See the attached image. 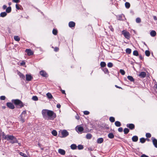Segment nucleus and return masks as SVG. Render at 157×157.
<instances>
[{"mask_svg":"<svg viewBox=\"0 0 157 157\" xmlns=\"http://www.w3.org/2000/svg\"><path fill=\"white\" fill-rule=\"evenodd\" d=\"M62 93L63 94H65V91L64 90H61Z\"/></svg>","mask_w":157,"mask_h":157,"instance_id":"obj_60","label":"nucleus"},{"mask_svg":"<svg viewBox=\"0 0 157 157\" xmlns=\"http://www.w3.org/2000/svg\"><path fill=\"white\" fill-rule=\"evenodd\" d=\"M14 40L16 41H19L20 40V38L18 36H14Z\"/></svg>","mask_w":157,"mask_h":157,"instance_id":"obj_28","label":"nucleus"},{"mask_svg":"<svg viewBox=\"0 0 157 157\" xmlns=\"http://www.w3.org/2000/svg\"><path fill=\"white\" fill-rule=\"evenodd\" d=\"M133 54L135 56H137L139 55L138 52V51L136 50L134 51L133 52Z\"/></svg>","mask_w":157,"mask_h":157,"instance_id":"obj_36","label":"nucleus"},{"mask_svg":"<svg viewBox=\"0 0 157 157\" xmlns=\"http://www.w3.org/2000/svg\"><path fill=\"white\" fill-rule=\"evenodd\" d=\"M75 130L78 133H82L83 131V128L80 125L77 126L75 128Z\"/></svg>","mask_w":157,"mask_h":157,"instance_id":"obj_6","label":"nucleus"},{"mask_svg":"<svg viewBox=\"0 0 157 157\" xmlns=\"http://www.w3.org/2000/svg\"><path fill=\"white\" fill-rule=\"evenodd\" d=\"M110 29L112 31H113V28H112V27L111 26H110Z\"/></svg>","mask_w":157,"mask_h":157,"instance_id":"obj_61","label":"nucleus"},{"mask_svg":"<svg viewBox=\"0 0 157 157\" xmlns=\"http://www.w3.org/2000/svg\"><path fill=\"white\" fill-rule=\"evenodd\" d=\"M52 33L54 35H56L57 33V31L56 29H54L52 30Z\"/></svg>","mask_w":157,"mask_h":157,"instance_id":"obj_38","label":"nucleus"},{"mask_svg":"<svg viewBox=\"0 0 157 157\" xmlns=\"http://www.w3.org/2000/svg\"><path fill=\"white\" fill-rule=\"evenodd\" d=\"M120 72L123 75H125V72L123 70L121 69L120 71Z\"/></svg>","mask_w":157,"mask_h":157,"instance_id":"obj_45","label":"nucleus"},{"mask_svg":"<svg viewBox=\"0 0 157 157\" xmlns=\"http://www.w3.org/2000/svg\"><path fill=\"white\" fill-rule=\"evenodd\" d=\"M25 64V63L24 61H22L20 63L21 65L23 66Z\"/></svg>","mask_w":157,"mask_h":157,"instance_id":"obj_53","label":"nucleus"},{"mask_svg":"<svg viewBox=\"0 0 157 157\" xmlns=\"http://www.w3.org/2000/svg\"><path fill=\"white\" fill-rule=\"evenodd\" d=\"M69 26L70 28L74 27L75 26V23L73 21H70L69 23Z\"/></svg>","mask_w":157,"mask_h":157,"instance_id":"obj_15","label":"nucleus"},{"mask_svg":"<svg viewBox=\"0 0 157 157\" xmlns=\"http://www.w3.org/2000/svg\"><path fill=\"white\" fill-rule=\"evenodd\" d=\"M26 114V111L25 110H24L22 113L21 114L20 116V121L22 123H23L25 121V117Z\"/></svg>","mask_w":157,"mask_h":157,"instance_id":"obj_4","label":"nucleus"},{"mask_svg":"<svg viewBox=\"0 0 157 157\" xmlns=\"http://www.w3.org/2000/svg\"><path fill=\"white\" fill-rule=\"evenodd\" d=\"M156 32L154 30L151 31L150 33V35L152 37L155 36L156 35Z\"/></svg>","mask_w":157,"mask_h":157,"instance_id":"obj_22","label":"nucleus"},{"mask_svg":"<svg viewBox=\"0 0 157 157\" xmlns=\"http://www.w3.org/2000/svg\"><path fill=\"white\" fill-rule=\"evenodd\" d=\"M58 152L62 155H64L65 154V151L64 150L61 149H59L58 150Z\"/></svg>","mask_w":157,"mask_h":157,"instance_id":"obj_16","label":"nucleus"},{"mask_svg":"<svg viewBox=\"0 0 157 157\" xmlns=\"http://www.w3.org/2000/svg\"><path fill=\"white\" fill-rule=\"evenodd\" d=\"M25 52L27 53V55L29 56L33 54V52L31 50V49H26L25 50Z\"/></svg>","mask_w":157,"mask_h":157,"instance_id":"obj_11","label":"nucleus"},{"mask_svg":"<svg viewBox=\"0 0 157 157\" xmlns=\"http://www.w3.org/2000/svg\"><path fill=\"white\" fill-rule=\"evenodd\" d=\"M108 137L110 139H113L114 137V135L113 133H109L108 136Z\"/></svg>","mask_w":157,"mask_h":157,"instance_id":"obj_24","label":"nucleus"},{"mask_svg":"<svg viewBox=\"0 0 157 157\" xmlns=\"http://www.w3.org/2000/svg\"><path fill=\"white\" fill-rule=\"evenodd\" d=\"M26 80L27 81H30L32 79L33 77L30 75L27 74L26 75Z\"/></svg>","mask_w":157,"mask_h":157,"instance_id":"obj_12","label":"nucleus"},{"mask_svg":"<svg viewBox=\"0 0 157 157\" xmlns=\"http://www.w3.org/2000/svg\"><path fill=\"white\" fill-rule=\"evenodd\" d=\"M141 157H149L148 156L146 155H145L143 154L141 156Z\"/></svg>","mask_w":157,"mask_h":157,"instance_id":"obj_56","label":"nucleus"},{"mask_svg":"<svg viewBox=\"0 0 157 157\" xmlns=\"http://www.w3.org/2000/svg\"><path fill=\"white\" fill-rule=\"evenodd\" d=\"M122 34H123L124 37L127 39H129L130 38V33L126 30H123L122 32Z\"/></svg>","mask_w":157,"mask_h":157,"instance_id":"obj_5","label":"nucleus"},{"mask_svg":"<svg viewBox=\"0 0 157 157\" xmlns=\"http://www.w3.org/2000/svg\"><path fill=\"white\" fill-rule=\"evenodd\" d=\"M126 52L127 53L129 54L131 52V50L130 48H128L126 49Z\"/></svg>","mask_w":157,"mask_h":157,"instance_id":"obj_39","label":"nucleus"},{"mask_svg":"<svg viewBox=\"0 0 157 157\" xmlns=\"http://www.w3.org/2000/svg\"><path fill=\"white\" fill-rule=\"evenodd\" d=\"M12 102L17 105H19L20 106L19 108H21L24 106V104L22 102L18 99L13 100Z\"/></svg>","mask_w":157,"mask_h":157,"instance_id":"obj_3","label":"nucleus"},{"mask_svg":"<svg viewBox=\"0 0 157 157\" xmlns=\"http://www.w3.org/2000/svg\"><path fill=\"white\" fill-rule=\"evenodd\" d=\"M59 50V48L57 47H55L54 48V50L55 52H57Z\"/></svg>","mask_w":157,"mask_h":157,"instance_id":"obj_52","label":"nucleus"},{"mask_svg":"<svg viewBox=\"0 0 157 157\" xmlns=\"http://www.w3.org/2000/svg\"><path fill=\"white\" fill-rule=\"evenodd\" d=\"M103 70L104 71V72H105V73H106V74L108 73V74L109 73V71H108V69L106 68H104L103 69Z\"/></svg>","mask_w":157,"mask_h":157,"instance_id":"obj_42","label":"nucleus"},{"mask_svg":"<svg viewBox=\"0 0 157 157\" xmlns=\"http://www.w3.org/2000/svg\"><path fill=\"white\" fill-rule=\"evenodd\" d=\"M17 73L18 74L21 78L23 79H24L25 78V76L23 74H22L19 71H18L17 72Z\"/></svg>","mask_w":157,"mask_h":157,"instance_id":"obj_18","label":"nucleus"},{"mask_svg":"<svg viewBox=\"0 0 157 157\" xmlns=\"http://www.w3.org/2000/svg\"><path fill=\"white\" fill-rule=\"evenodd\" d=\"M2 140H6L7 138V136L8 135L5 134L3 132L2 133Z\"/></svg>","mask_w":157,"mask_h":157,"instance_id":"obj_17","label":"nucleus"},{"mask_svg":"<svg viewBox=\"0 0 157 157\" xmlns=\"http://www.w3.org/2000/svg\"><path fill=\"white\" fill-rule=\"evenodd\" d=\"M62 135L61 137L63 138L67 136L69 134L68 132L65 130H63L61 132Z\"/></svg>","mask_w":157,"mask_h":157,"instance_id":"obj_7","label":"nucleus"},{"mask_svg":"<svg viewBox=\"0 0 157 157\" xmlns=\"http://www.w3.org/2000/svg\"><path fill=\"white\" fill-rule=\"evenodd\" d=\"M109 120L111 122H113L115 121V118L113 117H111L109 118Z\"/></svg>","mask_w":157,"mask_h":157,"instance_id":"obj_29","label":"nucleus"},{"mask_svg":"<svg viewBox=\"0 0 157 157\" xmlns=\"http://www.w3.org/2000/svg\"><path fill=\"white\" fill-rule=\"evenodd\" d=\"M127 78L131 82H134V79L132 76H128L127 77Z\"/></svg>","mask_w":157,"mask_h":157,"instance_id":"obj_23","label":"nucleus"},{"mask_svg":"<svg viewBox=\"0 0 157 157\" xmlns=\"http://www.w3.org/2000/svg\"><path fill=\"white\" fill-rule=\"evenodd\" d=\"M123 128L122 127L119 128H118V131L120 132H121L123 131Z\"/></svg>","mask_w":157,"mask_h":157,"instance_id":"obj_51","label":"nucleus"},{"mask_svg":"<svg viewBox=\"0 0 157 157\" xmlns=\"http://www.w3.org/2000/svg\"><path fill=\"white\" fill-rule=\"evenodd\" d=\"M6 97L5 96H2L0 97V99L2 100H4L5 99Z\"/></svg>","mask_w":157,"mask_h":157,"instance_id":"obj_50","label":"nucleus"},{"mask_svg":"<svg viewBox=\"0 0 157 157\" xmlns=\"http://www.w3.org/2000/svg\"><path fill=\"white\" fill-rule=\"evenodd\" d=\"M20 155L22 156H24V157H28L26 154L21 152L20 153Z\"/></svg>","mask_w":157,"mask_h":157,"instance_id":"obj_47","label":"nucleus"},{"mask_svg":"<svg viewBox=\"0 0 157 157\" xmlns=\"http://www.w3.org/2000/svg\"><path fill=\"white\" fill-rule=\"evenodd\" d=\"M13 2L15 3H18L19 2V0H13Z\"/></svg>","mask_w":157,"mask_h":157,"instance_id":"obj_54","label":"nucleus"},{"mask_svg":"<svg viewBox=\"0 0 157 157\" xmlns=\"http://www.w3.org/2000/svg\"><path fill=\"white\" fill-rule=\"evenodd\" d=\"M104 141V139L102 138H98L97 140V142L98 144H101Z\"/></svg>","mask_w":157,"mask_h":157,"instance_id":"obj_19","label":"nucleus"},{"mask_svg":"<svg viewBox=\"0 0 157 157\" xmlns=\"http://www.w3.org/2000/svg\"><path fill=\"white\" fill-rule=\"evenodd\" d=\"M146 75V73L144 72H141L139 74V76L141 78H144Z\"/></svg>","mask_w":157,"mask_h":157,"instance_id":"obj_14","label":"nucleus"},{"mask_svg":"<svg viewBox=\"0 0 157 157\" xmlns=\"http://www.w3.org/2000/svg\"><path fill=\"white\" fill-rule=\"evenodd\" d=\"M129 129L128 128H124V132L125 134H127L129 132Z\"/></svg>","mask_w":157,"mask_h":157,"instance_id":"obj_32","label":"nucleus"},{"mask_svg":"<svg viewBox=\"0 0 157 157\" xmlns=\"http://www.w3.org/2000/svg\"><path fill=\"white\" fill-rule=\"evenodd\" d=\"M153 18L155 20H157V17L155 16H154L153 17Z\"/></svg>","mask_w":157,"mask_h":157,"instance_id":"obj_62","label":"nucleus"},{"mask_svg":"<svg viewBox=\"0 0 157 157\" xmlns=\"http://www.w3.org/2000/svg\"><path fill=\"white\" fill-rule=\"evenodd\" d=\"M127 127L129 128L130 129L132 130L135 128V125L132 124H128L126 125Z\"/></svg>","mask_w":157,"mask_h":157,"instance_id":"obj_9","label":"nucleus"},{"mask_svg":"<svg viewBox=\"0 0 157 157\" xmlns=\"http://www.w3.org/2000/svg\"><path fill=\"white\" fill-rule=\"evenodd\" d=\"M106 64L105 62H101L100 63V65L101 67H104L106 66Z\"/></svg>","mask_w":157,"mask_h":157,"instance_id":"obj_33","label":"nucleus"},{"mask_svg":"<svg viewBox=\"0 0 157 157\" xmlns=\"http://www.w3.org/2000/svg\"><path fill=\"white\" fill-rule=\"evenodd\" d=\"M42 114L44 118L47 120H53L56 117V115L53 111L47 109H43Z\"/></svg>","mask_w":157,"mask_h":157,"instance_id":"obj_1","label":"nucleus"},{"mask_svg":"<svg viewBox=\"0 0 157 157\" xmlns=\"http://www.w3.org/2000/svg\"><path fill=\"white\" fill-rule=\"evenodd\" d=\"M145 54L147 56H149L150 55V52L148 50H146L145 52Z\"/></svg>","mask_w":157,"mask_h":157,"instance_id":"obj_40","label":"nucleus"},{"mask_svg":"<svg viewBox=\"0 0 157 157\" xmlns=\"http://www.w3.org/2000/svg\"><path fill=\"white\" fill-rule=\"evenodd\" d=\"M107 66L111 68L113 67V64L112 63L109 62L108 63Z\"/></svg>","mask_w":157,"mask_h":157,"instance_id":"obj_44","label":"nucleus"},{"mask_svg":"<svg viewBox=\"0 0 157 157\" xmlns=\"http://www.w3.org/2000/svg\"><path fill=\"white\" fill-rule=\"evenodd\" d=\"M6 140H12L11 142V143L12 144L16 143L18 142L16 138L13 135H8L7 136Z\"/></svg>","mask_w":157,"mask_h":157,"instance_id":"obj_2","label":"nucleus"},{"mask_svg":"<svg viewBox=\"0 0 157 157\" xmlns=\"http://www.w3.org/2000/svg\"><path fill=\"white\" fill-rule=\"evenodd\" d=\"M40 74L43 77H47V74L44 71L42 70L40 72Z\"/></svg>","mask_w":157,"mask_h":157,"instance_id":"obj_13","label":"nucleus"},{"mask_svg":"<svg viewBox=\"0 0 157 157\" xmlns=\"http://www.w3.org/2000/svg\"><path fill=\"white\" fill-rule=\"evenodd\" d=\"M16 7L17 9L19 10L20 9V8L19 7V6H18V5L16 4Z\"/></svg>","mask_w":157,"mask_h":157,"instance_id":"obj_57","label":"nucleus"},{"mask_svg":"<svg viewBox=\"0 0 157 157\" xmlns=\"http://www.w3.org/2000/svg\"><path fill=\"white\" fill-rule=\"evenodd\" d=\"M52 134L55 136H56L57 135V132L55 130H53L52 131Z\"/></svg>","mask_w":157,"mask_h":157,"instance_id":"obj_34","label":"nucleus"},{"mask_svg":"<svg viewBox=\"0 0 157 157\" xmlns=\"http://www.w3.org/2000/svg\"><path fill=\"white\" fill-rule=\"evenodd\" d=\"M146 136L147 138H150L151 136V135L149 133H146Z\"/></svg>","mask_w":157,"mask_h":157,"instance_id":"obj_48","label":"nucleus"},{"mask_svg":"<svg viewBox=\"0 0 157 157\" xmlns=\"http://www.w3.org/2000/svg\"><path fill=\"white\" fill-rule=\"evenodd\" d=\"M126 7L127 8H129L130 7V4L128 2H126L125 4Z\"/></svg>","mask_w":157,"mask_h":157,"instance_id":"obj_35","label":"nucleus"},{"mask_svg":"<svg viewBox=\"0 0 157 157\" xmlns=\"http://www.w3.org/2000/svg\"><path fill=\"white\" fill-rule=\"evenodd\" d=\"M46 96L47 98L49 99H51L53 98V96L50 93H48L46 94Z\"/></svg>","mask_w":157,"mask_h":157,"instance_id":"obj_20","label":"nucleus"},{"mask_svg":"<svg viewBox=\"0 0 157 157\" xmlns=\"http://www.w3.org/2000/svg\"><path fill=\"white\" fill-rule=\"evenodd\" d=\"M115 86L116 87H117V88H119V89H122L121 87L119 86H117V85H115Z\"/></svg>","mask_w":157,"mask_h":157,"instance_id":"obj_59","label":"nucleus"},{"mask_svg":"<svg viewBox=\"0 0 157 157\" xmlns=\"http://www.w3.org/2000/svg\"><path fill=\"white\" fill-rule=\"evenodd\" d=\"M6 105L8 107L11 109H13L15 107L13 104L11 102H8L6 104Z\"/></svg>","mask_w":157,"mask_h":157,"instance_id":"obj_8","label":"nucleus"},{"mask_svg":"<svg viewBox=\"0 0 157 157\" xmlns=\"http://www.w3.org/2000/svg\"><path fill=\"white\" fill-rule=\"evenodd\" d=\"M139 57L141 59H142V57L141 56H139Z\"/></svg>","mask_w":157,"mask_h":157,"instance_id":"obj_64","label":"nucleus"},{"mask_svg":"<svg viewBox=\"0 0 157 157\" xmlns=\"http://www.w3.org/2000/svg\"><path fill=\"white\" fill-rule=\"evenodd\" d=\"M7 15V13L6 12H2L0 13V16L2 17H4Z\"/></svg>","mask_w":157,"mask_h":157,"instance_id":"obj_31","label":"nucleus"},{"mask_svg":"<svg viewBox=\"0 0 157 157\" xmlns=\"http://www.w3.org/2000/svg\"><path fill=\"white\" fill-rule=\"evenodd\" d=\"M32 99L34 101H36L38 100V98L36 96H33L32 97Z\"/></svg>","mask_w":157,"mask_h":157,"instance_id":"obj_43","label":"nucleus"},{"mask_svg":"<svg viewBox=\"0 0 157 157\" xmlns=\"http://www.w3.org/2000/svg\"><path fill=\"white\" fill-rule=\"evenodd\" d=\"M78 149L81 150L83 148V147L81 145H79L78 146Z\"/></svg>","mask_w":157,"mask_h":157,"instance_id":"obj_46","label":"nucleus"},{"mask_svg":"<svg viewBox=\"0 0 157 157\" xmlns=\"http://www.w3.org/2000/svg\"><path fill=\"white\" fill-rule=\"evenodd\" d=\"M86 138L88 139H90L92 137V135L90 133H88L86 135Z\"/></svg>","mask_w":157,"mask_h":157,"instance_id":"obj_27","label":"nucleus"},{"mask_svg":"<svg viewBox=\"0 0 157 157\" xmlns=\"http://www.w3.org/2000/svg\"><path fill=\"white\" fill-rule=\"evenodd\" d=\"M151 139L155 147L157 148V140L153 137L151 138Z\"/></svg>","mask_w":157,"mask_h":157,"instance_id":"obj_10","label":"nucleus"},{"mask_svg":"<svg viewBox=\"0 0 157 157\" xmlns=\"http://www.w3.org/2000/svg\"><path fill=\"white\" fill-rule=\"evenodd\" d=\"M7 8V6L6 5H4L3 6V9L5 10Z\"/></svg>","mask_w":157,"mask_h":157,"instance_id":"obj_58","label":"nucleus"},{"mask_svg":"<svg viewBox=\"0 0 157 157\" xmlns=\"http://www.w3.org/2000/svg\"><path fill=\"white\" fill-rule=\"evenodd\" d=\"M76 118L78 120L79 118V117L78 116H76Z\"/></svg>","mask_w":157,"mask_h":157,"instance_id":"obj_63","label":"nucleus"},{"mask_svg":"<svg viewBox=\"0 0 157 157\" xmlns=\"http://www.w3.org/2000/svg\"><path fill=\"white\" fill-rule=\"evenodd\" d=\"M90 113V112L87 111H85L84 112V114L85 115H87L89 114Z\"/></svg>","mask_w":157,"mask_h":157,"instance_id":"obj_49","label":"nucleus"},{"mask_svg":"<svg viewBox=\"0 0 157 157\" xmlns=\"http://www.w3.org/2000/svg\"><path fill=\"white\" fill-rule=\"evenodd\" d=\"M145 141V139L144 138H142L140 139V141L142 143H144Z\"/></svg>","mask_w":157,"mask_h":157,"instance_id":"obj_37","label":"nucleus"},{"mask_svg":"<svg viewBox=\"0 0 157 157\" xmlns=\"http://www.w3.org/2000/svg\"><path fill=\"white\" fill-rule=\"evenodd\" d=\"M11 7H9L7 8L6 10V11L7 13H9L11 12Z\"/></svg>","mask_w":157,"mask_h":157,"instance_id":"obj_30","label":"nucleus"},{"mask_svg":"<svg viewBox=\"0 0 157 157\" xmlns=\"http://www.w3.org/2000/svg\"><path fill=\"white\" fill-rule=\"evenodd\" d=\"M57 107L58 108H60L61 107V105L60 104H57Z\"/></svg>","mask_w":157,"mask_h":157,"instance_id":"obj_55","label":"nucleus"},{"mask_svg":"<svg viewBox=\"0 0 157 157\" xmlns=\"http://www.w3.org/2000/svg\"><path fill=\"white\" fill-rule=\"evenodd\" d=\"M71 148L73 150L75 149L77 147V146L75 144H72L71 146Z\"/></svg>","mask_w":157,"mask_h":157,"instance_id":"obj_26","label":"nucleus"},{"mask_svg":"<svg viewBox=\"0 0 157 157\" xmlns=\"http://www.w3.org/2000/svg\"><path fill=\"white\" fill-rule=\"evenodd\" d=\"M141 21V19L139 17H137L136 19V23H139Z\"/></svg>","mask_w":157,"mask_h":157,"instance_id":"obj_41","label":"nucleus"},{"mask_svg":"<svg viewBox=\"0 0 157 157\" xmlns=\"http://www.w3.org/2000/svg\"><path fill=\"white\" fill-rule=\"evenodd\" d=\"M132 140L133 142H136L138 140V137L136 136H134L132 137Z\"/></svg>","mask_w":157,"mask_h":157,"instance_id":"obj_21","label":"nucleus"},{"mask_svg":"<svg viewBox=\"0 0 157 157\" xmlns=\"http://www.w3.org/2000/svg\"><path fill=\"white\" fill-rule=\"evenodd\" d=\"M115 124L117 127H120L121 126V124L120 122L119 121H116L115 122Z\"/></svg>","mask_w":157,"mask_h":157,"instance_id":"obj_25","label":"nucleus"}]
</instances>
